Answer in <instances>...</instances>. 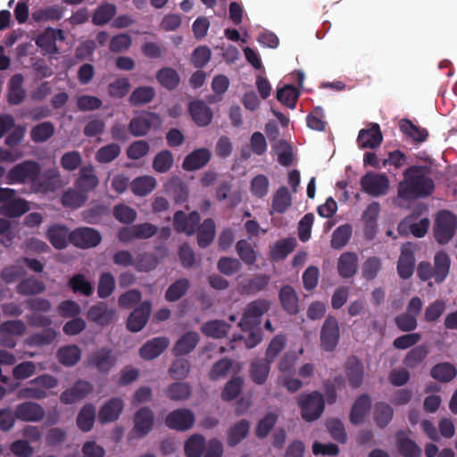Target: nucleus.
<instances>
[{
  "label": "nucleus",
  "instance_id": "1",
  "mask_svg": "<svg viewBox=\"0 0 457 457\" xmlns=\"http://www.w3.org/2000/svg\"><path fill=\"white\" fill-rule=\"evenodd\" d=\"M269 303L266 301H256L250 303L239 323L242 330L240 339L245 341L247 348H253L262 340V336L258 325L261 316L268 311Z\"/></svg>",
  "mask_w": 457,
  "mask_h": 457
},
{
  "label": "nucleus",
  "instance_id": "2",
  "mask_svg": "<svg viewBox=\"0 0 457 457\" xmlns=\"http://www.w3.org/2000/svg\"><path fill=\"white\" fill-rule=\"evenodd\" d=\"M434 186L431 179L421 175L417 168H411L405 173L404 181L399 185L398 196L403 199H411L429 195Z\"/></svg>",
  "mask_w": 457,
  "mask_h": 457
},
{
  "label": "nucleus",
  "instance_id": "3",
  "mask_svg": "<svg viewBox=\"0 0 457 457\" xmlns=\"http://www.w3.org/2000/svg\"><path fill=\"white\" fill-rule=\"evenodd\" d=\"M297 403L302 418L309 422L319 419L324 410V399L319 392L301 395Z\"/></svg>",
  "mask_w": 457,
  "mask_h": 457
},
{
  "label": "nucleus",
  "instance_id": "4",
  "mask_svg": "<svg viewBox=\"0 0 457 457\" xmlns=\"http://www.w3.org/2000/svg\"><path fill=\"white\" fill-rule=\"evenodd\" d=\"M457 228L456 217L447 211L437 213L435 220L434 234L436 241L445 244L450 241Z\"/></svg>",
  "mask_w": 457,
  "mask_h": 457
},
{
  "label": "nucleus",
  "instance_id": "5",
  "mask_svg": "<svg viewBox=\"0 0 457 457\" xmlns=\"http://www.w3.org/2000/svg\"><path fill=\"white\" fill-rule=\"evenodd\" d=\"M38 171L39 167L36 162H25L13 167L9 171L8 179L11 183L30 180L33 181L36 190H42L46 192L48 190H54V188H50L48 186L46 187L42 186V188L37 187L35 180Z\"/></svg>",
  "mask_w": 457,
  "mask_h": 457
},
{
  "label": "nucleus",
  "instance_id": "6",
  "mask_svg": "<svg viewBox=\"0 0 457 457\" xmlns=\"http://www.w3.org/2000/svg\"><path fill=\"white\" fill-rule=\"evenodd\" d=\"M56 386L57 380L54 378L45 375L31 381L20 394L25 398H44L48 395V391Z\"/></svg>",
  "mask_w": 457,
  "mask_h": 457
},
{
  "label": "nucleus",
  "instance_id": "7",
  "mask_svg": "<svg viewBox=\"0 0 457 457\" xmlns=\"http://www.w3.org/2000/svg\"><path fill=\"white\" fill-rule=\"evenodd\" d=\"M361 185L369 195L378 196L387 193L389 180L384 174L368 173L362 177Z\"/></svg>",
  "mask_w": 457,
  "mask_h": 457
},
{
  "label": "nucleus",
  "instance_id": "8",
  "mask_svg": "<svg viewBox=\"0 0 457 457\" xmlns=\"http://www.w3.org/2000/svg\"><path fill=\"white\" fill-rule=\"evenodd\" d=\"M339 326L336 319H326L320 331V344L325 351H332L336 348L339 340Z\"/></svg>",
  "mask_w": 457,
  "mask_h": 457
},
{
  "label": "nucleus",
  "instance_id": "9",
  "mask_svg": "<svg viewBox=\"0 0 457 457\" xmlns=\"http://www.w3.org/2000/svg\"><path fill=\"white\" fill-rule=\"evenodd\" d=\"M195 422L194 414L187 409H179L170 412L165 419V424L172 429L187 430Z\"/></svg>",
  "mask_w": 457,
  "mask_h": 457
},
{
  "label": "nucleus",
  "instance_id": "10",
  "mask_svg": "<svg viewBox=\"0 0 457 457\" xmlns=\"http://www.w3.org/2000/svg\"><path fill=\"white\" fill-rule=\"evenodd\" d=\"M429 224V220L427 217L410 216L399 224L398 230L401 234L411 232L417 237H422L428 232Z\"/></svg>",
  "mask_w": 457,
  "mask_h": 457
},
{
  "label": "nucleus",
  "instance_id": "11",
  "mask_svg": "<svg viewBox=\"0 0 457 457\" xmlns=\"http://www.w3.org/2000/svg\"><path fill=\"white\" fill-rule=\"evenodd\" d=\"M71 242L82 248H88L97 245L101 241L99 233L89 228L76 229L71 233Z\"/></svg>",
  "mask_w": 457,
  "mask_h": 457
},
{
  "label": "nucleus",
  "instance_id": "12",
  "mask_svg": "<svg viewBox=\"0 0 457 457\" xmlns=\"http://www.w3.org/2000/svg\"><path fill=\"white\" fill-rule=\"evenodd\" d=\"M170 341L166 337H155L145 343L139 349V356L151 361L161 355L169 346Z\"/></svg>",
  "mask_w": 457,
  "mask_h": 457
},
{
  "label": "nucleus",
  "instance_id": "13",
  "mask_svg": "<svg viewBox=\"0 0 457 457\" xmlns=\"http://www.w3.org/2000/svg\"><path fill=\"white\" fill-rule=\"evenodd\" d=\"M160 124V118L154 113H144L134 118L129 124L130 132L137 137L148 132L151 127Z\"/></svg>",
  "mask_w": 457,
  "mask_h": 457
},
{
  "label": "nucleus",
  "instance_id": "14",
  "mask_svg": "<svg viewBox=\"0 0 457 457\" xmlns=\"http://www.w3.org/2000/svg\"><path fill=\"white\" fill-rule=\"evenodd\" d=\"M414 250V245L410 243L403 245L402 247V253L397 265L398 273L402 278H408L413 273Z\"/></svg>",
  "mask_w": 457,
  "mask_h": 457
},
{
  "label": "nucleus",
  "instance_id": "15",
  "mask_svg": "<svg viewBox=\"0 0 457 457\" xmlns=\"http://www.w3.org/2000/svg\"><path fill=\"white\" fill-rule=\"evenodd\" d=\"M371 407V400L368 395H361L353 403L349 419L352 424L359 425L365 421Z\"/></svg>",
  "mask_w": 457,
  "mask_h": 457
},
{
  "label": "nucleus",
  "instance_id": "16",
  "mask_svg": "<svg viewBox=\"0 0 457 457\" xmlns=\"http://www.w3.org/2000/svg\"><path fill=\"white\" fill-rule=\"evenodd\" d=\"M382 142V135L378 124H372L360 130L358 144L361 148H375Z\"/></svg>",
  "mask_w": 457,
  "mask_h": 457
},
{
  "label": "nucleus",
  "instance_id": "17",
  "mask_svg": "<svg viewBox=\"0 0 457 457\" xmlns=\"http://www.w3.org/2000/svg\"><path fill=\"white\" fill-rule=\"evenodd\" d=\"M188 112L198 126L208 125L212 118L211 109L203 101H192L188 105Z\"/></svg>",
  "mask_w": 457,
  "mask_h": 457
},
{
  "label": "nucleus",
  "instance_id": "18",
  "mask_svg": "<svg viewBox=\"0 0 457 457\" xmlns=\"http://www.w3.org/2000/svg\"><path fill=\"white\" fill-rule=\"evenodd\" d=\"M150 311V303L144 302L141 303V305L130 314L128 320V328L133 332L140 331L147 321Z\"/></svg>",
  "mask_w": 457,
  "mask_h": 457
},
{
  "label": "nucleus",
  "instance_id": "19",
  "mask_svg": "<svg viewBox=\"0 0 457 457\" xmlns=\"http://www.w3.org/2000/svg\"><path fill=\"white\" fill-rule=\"evenodd\" d=\"M153 423V412L149 409L143 408L135 415L133 433L137 436H143L151 430Z\"/></svg>",
  "mask_w": 457,
  "mask_h": 457
},
{
  "label": "nucleus",
  "instance_id": "20",
  "mask_svg": "<svg viewBox=\"0 0 457 457\" xmlns=\"http://www.w3.org/2000/svg\"><path fill=\"white\" fill-rule=\"evenodd\" d=\"M123 410L121 400L114 398L106 402L100 409L98 418L100 422H112L116 420Z\"/></svg>",
  "mask_w": 457,
  "mask_h": 457
},
{
  "label": "nucleus",
  "instance_id": "21",
  "mask_svg": "<svg viewBox=\"0 0 457 457\" xmlns=\"http://www.w3.org/2000/svg\"><path fill=\"white\" fill-rule=\"evenodd\" d=\"M210 157L209 150L205 148L197 149L185 158L182 167L186 170H198L208 162Z\"/></svg>",
  "mask_w": 457,
  "mask_h": 457
},
{
  "label": "nucleus",
  "instance_id": "22",
  "mask_svg": "<svg viewBox=\"0 0 457 457\" xmlns=\"http://www.w3.org/2000/svg\"><path fill=\"white\" fill-rule=\"evenodd\" d=\"M28 210V204L25 201L17 198L14 193L5 204L0 205V214L10 218L21 216Z\"/></svg>",
  "mask_w": 457,
  "mask_h": 457
},
{
  "label": "nucleus",
  "instance_id": "23",
  "mask_svg": "<svg viewBox=\"0 0 457 457\" xmlns=\"http://www.w3.org/2000/svg\"><path fill=\"white\" fill-rule=\"evenodd\" d=\"M157 186L154 177L144 175L136 178L130 184L131 191L138 196H145L150 194Z\"/></svg>",
  "mask_w": 457,
  "mask_h": 457
},
{
  "label": "nucleus",
  "instance_id": "24",
  "mask_svg": "<svg viewBox=\"0 0 457 457\" xmlns=\"http://www.w3.org/2000/svg\"><path fill=\"white\" fill-rule=\"evenodd\" d=\"M99 183L97 177L94 173V168L85 166L79 171V177L76 182V187L83 193L94 189Z\"/></svg>",
  "mask_w": 457,
  "mask_h": 457
},
{
  "label": "nucleus",
  "instance_id": "25",
  "mask_svg": "<svg viewBox=\"0 0 457 457\" xmlns=\"http://www.w3.org/2000/svg\"><path fill=\"white\" fill-rule=\"evenodd\" d=\"M91 390V386L88 383L79 381L72 388L63 392L61 399L65 403H76L89 394Z\"/></svg>",
  "mask_w": 457,
  "mask_h": 457
},
{
  "label": "nucleus",
  "instance_id": "26",
  "mask_svg": "<svg viewBox=\"0 0 457 457\" xmlns=\"http://www.w3.org/2000/svg\"><path fill=\"white\" fill-rule=\"evenodd\" d=\"M450 269L449 256L445 253H438L434 259L433 278L436 282H442L447 277Z\"/></svg>",
  "mask_w": 457,
  "mask_h": 457
},
{
  "label": "nucleus",
  "instance_id": "27",
  "mask_svg": "<svg viewBox=\"0 0 457 457\" xmlns=\"http://www.w3.org/2000/svg\"><path fill=\"white\" fill-rule=\"evenodd\" d=\"M19 419L28 421H36L44 415L43 409L37 403H25L21 404L16 411Z\"/></svg>",
  "mask_w": 457,
  "mask_h": 457
},
{
  "label": "nucleus",
  "instance_id": "28",
  "mask_svg": "<svg viewBox=\"0 0 457 457\" xmlns=\"http://www.w3.org/2000/svg\"><path fill=\"white\" fill-rule=\"evenodd\" d=\"M199 221V215L197 212H193L190 213L188 218L184 221V213L182 212H177L174 217V224L176 228L179 231H183L187 235H191L195 231V226Z\"/></svg>",
  "mask_w": 457,
  "mask_h": 457
},
{
  "label": "nucleus",
  "instance_id": "29",
  "mask_svg": "<svg viewBox=\"0 0 457 457\" xmlns=\"http://www.w3.org/2000/svg\"><path fill=\"white\" fill-rule=\"evenodd\" d=\"M249 428V423L245 420H240L234 424L228 431V444L231 446L239 444L248 435Z\"/></svg>",
  "mask_w": 457,
  "mask_h": 457
},
{
  "label": "nucleus",
  "instance_id": "30",
  "mask_svg": "<svg viewBox=\"0 0 457 457\" xmlns=\"http://www.w3.org/2000/svg\"><path fill=\"white\" fill-rule=\"evenodd\" d=\"M114 317V311L109 310L104 304H97L89 309L87 318L98 324L110 322Z\"/></svg>",
  "mask_w": 457,
  "mask_h": 457
},
{
  "label": "nucleus",
  "instance_id": "31",
  "mask_svg": "<svg viewBox=\"0 0 457 457\" xmlns=\"http://www.w3.org/2000/svg\"><path fill=\"white\" fill-rule=\"evenodd\" d=\"M291 205V196L286 187L279 188L273 196L270 213L285 212Z\"/></svg>",
  "mask_w": 457,
  "mask_h": 457
},
{
  "label": "nucleus",
  "instance_id": "32",
  "mask_svg": "<svg viewBox=\"0 0 457 457\" xmlns=\"http://www.w3.org/2000/svg\"><path fill=\"white\" fill-rule=\"evenodd\" d=\"M71 233L64 227L54 226L48 231V237L52 245L58 249L64 248L71 241Z\"/></svg>",
  "mask_w": 457,
  "mask_h": 457
},
{
  "label": "nucleus",
  "instance_id": "33",
  "mask_svg": "<svg viewBox=\"0 0 457 457\" xmlns=\"http://www.w3.org/2000/svg\"><path fill=\"white\" fill-rule=\"evenodd\" d=\"M338 271L343 277L353 276L357 270V257L351 253H343L338 260Z\"/></svg>",
  "mask_w": 457,
  "mask_h": 457
},
{
  "label": "nucleus",
  "instance_id": "34",
  "mask_svg": "<svg viewBox=\"0 0 457 457\" xmlns=\"http://www.w3.org/2000/svg\"><path fill=\"white\" fill-rule=\"evenodd\" d=\"M283 308L289 313H296L299 311L298 299L295 292L290 287H284L279 294Z\"/></svg>",
  "mask_w": 457,
  "mask_h": 457
},
{
  "label": "nucleus",
  "instance_id": "35",
  "mask_svg": "<svg viewBox=\"0 0 457 457\" xmlns=\"http://www.w3.org/2000/svg\"><path fill=\"white\" fill-rule=\"evenodd\" d=\"M295 244V239L294 238H287L278 241L271 247V257L275 260L284 259L294 250Z\"/></svg>",
  "mask_w": 457,
  "mask_h": 457
},
{
  "label": "nucleus",
  "instance_id": "36",
  "mask_svg": "<svg viewBox=\"0 0 457 457\" xmlns=\"http://www.w3.org/2000/svg\"><path fill=\"white\" fill-rule=\"evenodd\" d=\"M187 457H201L204 449V440L199 435L191 436L184 445Z\"/></svg>",
  "mask_w": 457,
  "mask_h": 457
},
{
  "label": "nucleus",
  "instance_id": "37",
  "mask_svg": "<svg viewBox=\"0 0 457 457\" xmlns=\"http://www.w3.org/2000/svg\"><path fill=\"white\" fill-rule=\"evenodd\" d=\"M298 96L299 91L291 85H286L283 87L278 88L277 91L278 100L281 104L292 109L295 107V103Z\"/></svg>",
  "mask_w": 457,
  "mask_h": 457
},
{
  "label": "nucleus",
  "instance_id": "38",
  "mask_svg": "<svg viewBox=\"0 0 457 457\" xmlns=\"http://www.w3.org/2000/svg\"><path fill=\"white\" fill-rule=\"evenodd\" d=\"M270 372L268 362L257 360L252 362L250 367V377L256 384H262L266 380Z\"/></svg>",
  "mask_w": 457,
  "mask_h": 457
},
{
  "label": "nucleus",
  "instance_id": "39",
  "mask_svg": "<svg viewBox=\"0 0 457 457\" xmlns=\"http://www.w3.org/2000/svg\"><path fill=\"white\" fill-rule=\"evenodd\" d=\"M96 411L93 405L87 404L79 411L77 419L78 427L83 431H89L94 424Z\"/></svg>",
  "mask_w": 457,
  "mask_h": 457
},
{
  "label": "nucleus",
  "instance_id": "40",
  "mask_svg": "<svg viewBox=\"0 0 457 457\" xmlns=\"http://www.w3.org/2000/svg\"><path fill=\"white\" fill-rule=\"evenodd\" d=\"M158 82L168 89L175 88L179 83V76L171 68H163L157 72Z\"/></svg>",
  "mask_w": 457,
  "mask_h": 457
},
{
  "label": "nucleus",
  "instance_id": "41",
  "mask_svg": "<svg viewBox=\"0 0 457 457\" xmlns=\"http://www.w3.org/2000/svg\"><path fill=\"white\" fill-rule=\"evenodd\" d=\"M198 342V335L195 332H188L181 337L175 345V351L179 354H185L192 351Z\"/></svg>",
  "mask_w": 457,
  "mask_h": 457
},
{
  "label": "nucleus",
  "instance_id": "42",
  "mask_svg": "<svg viewBox=\"0 0 457 457\" xmlns=\"http://www.w3.org/2000/svg\"><path fill=\"white\" fill-rule=\"evenodd\" d=\"M173 164V156L168 150L158 153L153 162V168L156 172H167Z\"/></svg>",
  "mask_w": 457,
  "mask_h": 457
},
{
  "label": "nucleus",
  "instance_id": "43",
  "mask_svg": "<svg viewBox=\"0 0 457 457\" xmlns=\"http://www.w3.org/2000/svg\"><path fill=\"white\" fill-rule=\"evenodd\" d=\"M116 7L111 4H105L98 7L92 18L96 25H103L108 22L115 14Z\"/></svg>",
  "mask_w": 457,
  "mask_h": 457
},
{
  "label": "nucleus",
  "instance_id": "44",
  "mask_svg": "<svg viewBox=\"0 0 457 457\" xmlns=\"http://www.w3.org/2000/svg\"><path fill=\"white\" fill-rule=\"evenodd\" d=\"M456 375L455 368L450 363H440L431 370V376L439 381H449Z\"/></svg>",
  "mask_w": 457,
  "mask_h": 457
},
{
  "label": "nucleus",
  "instance_id": "45",
  "mask_svg": "<svg viewBox=\"0 0 457 457\" xmlns=\"http://www.w3.org/2000/svg\"><path fill=\"white\" fill-rule=\"evenodd\" d=\"M374 420L378 427L386 426L393 417L392 408L386 403H378L374 408Z\"/></svg>",
  "mask_w": 457,
  "mask_h": 457
},
{
  "label": "nucleus",
  "instance_id": "46",
  "mask_svg": "<svg viewBox=\"0 0 457 457\" xmlns=\"http://www.w3.org/2000/svg\"><path fill=\"white\" fill-rule=\"evenodd\" d=\"M397 443L399 450L402 453L410 457H418L420 456L421 450L403 433H400L397 435Z\"/></svg>",
  "mask_w": 457,
  "mask_h": 457
},
{
  "label": "nucleus",
  "instance_id": "47",
  "mask_svg": "<svg viewBox=\"0 0 457 457\" xmlns=\"http://www.w3.org/2000/svg\"><path fill=\"white\" fill-rule=\"evenodd\" d=\"M202 331L206 336L220 338L227 335L228 326L223 321L212 320L205 323L202 328Z\"/></svg>",
  "mask_w": 457,
  "mask_h": 457
},
{
  "label": "nucleus",
  "instance_id": "48",
  "mask_svg": "<svg viewBox=\"0 0 457 457\" xmlns=\"http://www.w3.org/2000/svg\"><path fill=\"white\" fill-rule=\"evenodd\" d=\"M22 78L15 75L10 81L9 102L12 104H20L24 98V91L21 87Z\"/></svg>",
  "mask_w": 457,
  "mask_h": 457
},
{
  "label": "nucleus",
  "instance_id": "49",
  "mask_svg": "<svg viewBox=\"0 0 457 457\" xmlns=\"http://www.w3.org/2000/svg\"><path fill=\"white\" fill-rule=\"evenodd\" d=\"M58 358L64 365H74L80 359V350L75 345L63 347L59 350Z\"/></svg>",
  "mask_w": 457,
  "mask_h": 457
},
{
  "label": "nucleus",
  "instance_id": "50",
  "mask_svg": "<svg viewBox=\"0 0 457 457\" xmlns=\"http://www.w3.org/2000/svg\"><path fill=\"white\" fill-rule=\"evenodd\" d=\"M243 379L241 378H234L229 380L221 392V397L225 401L235 399L240 393L243 386Z\"/></svg>",
  "mask_w": 457,
  "mask_h": 457
},
{
  "label": "nucleus",
  "instance_id": "51",
  "mask_svg": "<svg viewBox=\"0 0 457 457\" xmlns=\"http://www.w3.org/2000/svg\"><path fill=\"white\" fill-rule=\"evenodd\" d=\"M352 235V228L349 225H343L337 228L333 233L331 246L334 248L343 247L349 240Z\"/></svg>",
  "mask_w": 457,
  "mask_h": 457
},
{
  "label": "nucleus",
  "instance_id": "52",
  "mask_svg": "<svg viewBox=\"0 0 457 457\" xmlns=\"http://www.w3.org/2000/svg\"><path fill=\"white\" fill-rule=\"evenodd\" d=\"M215 233V226L212 220H205L200 228L198 234V244L204 247L208 245L213 239Z\"/></svg>",
  "mask_w": 457,
  "mask_h": 457
},
{
  "label": "nucleus",
  "instance_id": "53",
  "mask_svg": "<svg viewBox=\"0 0 457 457\" xmlns=\"http://www.w3.org/2000/svg\"><path fill=\"white\" fill-rule=\"evenodd\" d=\"M120 153V147L117 144H110L97 151L96 159L99 162H110L114 160Z\"/></svg>",
  "mask_w": 457,
  "mask_h": 457
},
{
  "label": "nucleus",
  "instance_id": "54",
  "mask_svg": "<svg viewBox=\"0 0 457 457\" xmlns=\"http://www.w3.org/2000/svg\"><path fill=\"white\" fill-rule=\"evenodd\" d=\"M92 362L99 370H108L113 365L114 358L109 350L103 349L95 354Z\"/></svg>",
  "mask_w": 457,
  "mask_h": 457
},
{
  "label": "nucleus",
  "instance_id": "55",
  "mask_svg": "<svg viewBox=\"0 0 457 457\" xmlns=\"http://www.w3.org/2000/svg\"><path fill=\"white\" fill-rule=\"evenodd\" d=\"M212 56L211 49L205 46H198L195 49L191 56L192 63L197 67L202 68L205 66L210 61Z\"/></svg>",
  "mask_w": 457,
  "mask_h": 457
},
{
  "label": "nucleus",
  "instance_id": "56",
  "mask_svg": "<svg viewBox=\"0 0 457 457\" xmlns=\"http://www.w3.org/2000/svg\"><path fill=\"white\" fill-rule=\"evenodd\" d=\"M154 96V90L149 87H142L134 90L129 100L134 104H145L150 102Z\"/></svg>",
  "mask_w": 457,
  "mask_h": 457
},
{
  "label": "nucleus",
  "instance_id": "57",
  "mask_svg": "<svg viewBox=\"0 0 457 457\" xmlns=\"http://www.w3.org/2000/svg\"><path fill=\"white\" fill-rule=\"evenodd\" d=\"M237 251L242 261L246 264H252L255 262L256 253L247 241L241 240L237 242Z\"/></svg>",
  "mask_w": 457,
  "mask_h": 457
},
{
  "label": "nucleus",
  "instance_id": "58",
  "mask_svg": "<svg viewBox=\"0 0 457 457\" xmlns=\"http://www.w3.org/2000/svg\"><path fill=\"white\" fill-rule=\"evenodd\" d=\"M70 286L74 292L81 293L85 295H89L93 287L88 280L83 275H76L70 280Z\"/></svg>",
  "mask_w": 457,
  "mask_h": 457
},
{
  "label": "nucleus",
  "instance_id": "59",
  "mask_svg": "<svg viewBox=\"0 0 457 457\" xmlns=\"http://www.w3.org/2000/svg\"><path fill=\"white\" fill-rule=\"evenodd\" d=\"M445 310V303L442 300H436L426 308L425 320L428 322L435 321L440 318Z\"/></svg>",
  "mask_w": 457,
  "mask_h": 457
},
{
  "label": "nucleus",
  "instance_id": "60",
  "mask_svg": "<svg viewBox=\"0 0 457 457\" xmlns=\"http://www.w3.org/2000/svg\"><path fill=\"white\" fill-rule=\"evenodd\" d=\"M314 216L311 213L304 215L299 221L298 236L300 240L306 242L311 237L312 227L313 224Z\"/></svg>",
  "mask_w": 457,
  "mask_h": 457
},
{
  "label": "nucleus",
  "instance_id": "61",
  "mask_svg": "<svg viewBox=\"0 0 457 457\" xmlns=\"http://www.w3.org/2000/svg\"><path fill=\"white\" fill-rule=\"evenodd\" d=\"M275 151L278 157V162L283 165H288L293 159L292 147L284 141H278L275 145Z\"/></svg>",
  "mask_w": 457,
  "mask_h": 457
},
{
  "label": "nucleus",
  "instance_id": "62",
  "mask_svg": "<svg viewBox=\"0 0 457 457\" xmlns=\"http://www.w3.org/2000/svg\"><path fill=\"white\" fill-rule=\"evenodd\" d=\"M187 287L188 284L187 280H178L168 288L166 299L170 302L177 301L186 293Z\"/></svg>",
  "mask_w": 457,
  "mask_h": 457
},
{
  "label": "nucleus",
  "instance_id": "63",
  "mask_svg": "<svg viewBox=\"0 0 457 457\" xmlns=\"http://www.w3.org/2000/svg\"><path fill=\"white\" fill-rule=\"evenodd\" d=\"M149 151V145L147 142L138 140L132 143L127 150V155L129 158L137 160L145 156Z\"/></svg>",
  "mask_w": 457,
  "mask_h": 457
},
{
  "label": "nucleus",
  "instance_id": "64",
  "mask_svg": "<svg viewBox=\"0 0 457 457\" xmlns=\"http://www.w3.org/2000/svg\"><path fill=\"white\" fill-rule=\"evenodd\" d=\"M86 200V194L81 190L76 192L73 190L67 191L62 197V204L65 206L77 208L79 207Z\"/></svg>",
  "mask_w": 457,
  "mask_h": 457
}]
</instances>
